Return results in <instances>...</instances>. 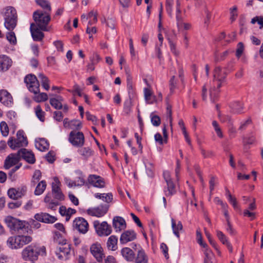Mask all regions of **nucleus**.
I'll return each mask as SVG.
<instances>
[{
	"label": "nucleus",
	"mask_w": 263,
	"mask_h": 263,
	"mask_svg": "<svg viewBox=\"0 0 263 263\" xmlns=\"http://www.w3.org/2000/svg\"><path fill=\"white\" fill-rule=\"evenodd\" d=\"M45 253V247H40L36 244H32L23 249L22 257L25 260L34 261L37 259L39 255H44Z\"/></svg>",
	"instance_id": "f257e3e1"
},
{
	"label": "nucleus",
	"mask_w": 263,
	"mask_h": 263,
	"mask_svg": "<svg viewBox=\"0 0 263 263\" xmlns=\"http://www.w3.org/2000/svg\"><path fill=\"white\" fill-rule=\"evenodd\" d=\"M185 12V10L183 11L181 10L180 9V3L178 1L177 5L175 8L174 15L175 16L176 25L178 31H180L182 28L185 30H188L191 28V24L188 22H184L183 21Z\"/></svg>",
	"instance_id": "f03ea898"
},
{
	"label": "nucleus",
	"mask_w": 263,
	"mask_h": 263,
	"mask_svg": "<svg viewBox=\"0 0 263 263\" xmlns=\"http://www.w3.org/2000/svg\"><path fill=\"white\" fill-rule=\"evenodd\" d=\"M33 18L35 25L42 31H48L47 26L50 21L49 12L43 13L42 11L37 10L33 12Z\"/></svg>",
	"instance_id": "7ed1b4c3"
},
{
	"label": "nucleus",
	"mask_w": 263,
	"mask_h": 263,
	"mask_svg": "<svg viewBox=\"0 0 263 263\" xmlns=\"http://www.w3.org/2000/svg\"><path fill=\"white\" fill-rule=\"evenodd\" d=\"M54 240L55 242L59 244H63L60 246L58 250L59 251V252H56V254L58 256V258L60 259H67L68 255L69 254L70 252V245L68 244H66V240L64 239L61 236V234L58 232L55 233V235L54 236Z\"/></svg>",
	"instance_id": "20e7f679"
},
{
	"label": "nucleus",
	"mask_w": 263,
	"mask_h": 263,
	"mask_svg": "<svg viewBox=\"0 0 263 263\" xmlns=\"http://www.w3.org/2000/svg\"><path fill=\"white\" fill-rule=\"evenodd\" d=\"M5 221L8 227L11 230L20 232L21 231H27L28 227L25 221H21L12 217L8 216Z\"/></svg>",
	"instance_id": "39448f33"
},
{
	"label": "nucleus",
	"mask_w": 263,
	"mask_h": 263,
	"mask_svg": "<svg viewBox=\"0 0 263 263\" xmlns=\"http://www.w3.org/2000/svg\"><path fill=\"white\" fill-rule=\"evenodd\" d=\"M16 137V139L13 140L12 138H11L8 141V145L11 148L15 149L27 146L28 142L26 137L24 136L23 131L18 130L17 132Z\"/></svg>",
	"instance_id": "423d86ee"
},
{
	"label": "nucleus",
	"mask_w": 263,
	"mask_h": 263,
	"mask_svg": "<svg viewBox=\"0 0 263 263\" xmlns=\"http://www.w3.org/2000/svg\"><path fill=\"white\" fill-rule=\"evenodd\" d=\"M69 141L73 146L81 147L85 143L84 135L82 132L72 130L69 134Z\"/></svg>",
	"instance_id": "0eeeda50"
},
{
	"label": "nucleus",
	"mask_w": 263,
	"mask_h": 263,
	"mask_svg": "<svg viewBox=\"0 0 263 263\" xmlns=\"http://www.w3.org/2000/svg\"><path fill=\"white\" fill-rule=\"evenodd\" d=\"M93 226L96 233L99 236H108L112 231L111 227L106 221L100 222L96 220L93 222Z\"/></svg>",
	"instance_id": "6e6552de"
},
{
	"label": "nucleus",
	"mask_w": 263,
	"mask_h": 263,
	"mask_svg": "<svg viewBox=\"0 0 263 263\" xmlns=\"http://www.w3.org/2000/svg\"><path fill=\"white\" fill-rule=\"evenodd\" d=\"M24 81L30 91L36 94L40 90V84L35 75L29 74L26 76Z\"/></svg>",
	"instance_id": "1a4fd4ad"
},
{
	"label": "nucleus",
	"mask_w": 263,
	"mask_h": 263,
	"mask_svg": "<svg viewBox=\"0 0 263 263\" xmlns=\"http://www.w3.org/2000/svg\"><path fill=\"white\" fill-rule=\"evenodd\" d=\"M90 252L98 262H102L105 257L103 249L99 242L92 243L90 247Z\"/></svg>",
	"instance_id": "9d476101"
},
{
	"label": "nucleus",
	"mask_w": 263,
	"mask_h": 263,
	"mask_svg": "<svg viewBox=\"0 0 263 263\" xmlns=\"http://www.w3.org/2000/svg\"><path fill=\"white\" fill-rule=\"evenodd\" d=\"M109 208V205L107 204H101L100 205L90 208L87 210L88 215L97 217H101L107 213Z\"/></svg>",
	"instance_id": "9b49d317"
},
{
	"label": "nucleus",
	"mask_w": 263,
	"mask_h": 263,
	"mask_svg": "<svg viewBox=\"0 0 263 263\" xmlns=\"http://www.w3.org/2000/svg\"><path fill=\"white\" fill-rule=\"evenodd\" d=\"M73 227L79 233L84 234L88 231V223L82 217L76 218L73 222Z\"/></svg>",
	"instance_id": "f8f14e48"
},
{
	"label": "nucleus",
	"mask_w": 263,
	"mask_h": 263,
	"mask_svg": "<svg viewBox=\"0 0 263 263\" xmlns=\"http://www.w3.org/2000/svg\"><path fill=\"white\" fill-rule=\"evenodd\" d=\"M27 191L26 185H22L16 189L11 188L8 191V196L12 199H17L24 196Z\"/></svg>",
	"instance_id": "ddd939ff"
},
{
	"label": "nucleus",
	"mask_w": 263,
	"mask_h": 263,
	"mask_svg": "<svg viewBox=\"0 0 263 263\" xmlns=\"http://www.w3.org/2000/svg\"><path fill=\"white\" fill-rule=\"evenodd\" d=\"M53 181L52 183V192L53 197L57 199L62 200L64 196L60 187L61 182L57 177H54Z\"/></svg>",
	"instance_id": "4468645a"
},
{
	"label": "nucleus",
	"mask_w": 263,
	"mask_h": 263,
	"mask_svg": "<svg viewBox=\"0 0 263 263\" xmlns=\"http://www.w3.org/2000/svg\"><path fill=\"white\" fill-rule=\"evenodd\" d=\"M34 218L38 221L46 223H53L57 220L55 216H51L46 213H37L35 214Z\"/></svg>",
	"instance_id": "2eb2a0df"
},
{
	"label": "nucleus",
	"mask_w": 263,
	"mask_h": 263,
	"mask_svg": "<svg viewBox=\"0 0 263 263\" xmlns=\"http://www.w3.org/2000/svg\"><path fill=\"white\" fill-rule=\"evenodd\" d=\"M226 78L225 73L222 71L220 67H216L214 71L213 74V82L217 83V89L219 88L221 86L222 82Z\"/></svg>",
	"instance_id": "dca6fc26"
},
{
	"label": "nucleus",
	"mask_w": 263,
	"mask_h": 263,
	"mask_svg": "<svg viewBox=\"0 0 263 263\" xmlns=\"http://www.w3.org/2000/svg\"><path fill=\"white\" fill-rule=\"evenodd\" d=\"M20 158H22L30 164H33L35 162V158L33 153L25 148H22L18 151Z\"/></svg>",
	"instance_id": "f3484780"
},
{
	"label": "nucleus",
	"mask_w": 263,
	"mask_h": 263,
	"mask_svg": "<svg viewBox=\"0 0 263 263\" xmlns=\"http://www.w3.org/2000/svg\"><path fill=\"white\" fill-rule=\"evenodd\" d=\"M88 181L93 186L99 188L105 187V183L100 176L95 175H90L88 177Z\"/></svg>",
	"instance_id": "a211bd4d"
},
{
	"label": "nucleus",
	"mask_w": 263,
	"mask_h": 263,
	"mask_svg": "<svg viewBox=\"0 0 263 263\" xmlns=\"http://www.w3.org/2000/svg\"><path fill=\"white\" fill-rule=\"evenodd\" d=\"M20 160L21 158L18 153L17 154H11L6 159L4 167L6 168H9L12 166L17 164Z\"/></svg>",
	"instance_id": "6ab92c4d"
},
{
	"label": "nucleus",
	"mask_w": 263,
	"mask_h": 263,
	"mask_svg": "<svg viewBox=\"0 0 263 263\" xmlns=\"http://www.w3.org/2000/svg\"><path fill=\"white\" fill-rule=\"evenodd\" d=\"M30 29L31 36L34 41H40L43 39L44 33L41 31V30L37 26H36L34 23L30 24Z\"/></svg>",
	"instance_id": "aec40b11"
},
{
	"label": "nucleus",
	"mask_w": 263,
	"mask_h": 263,
	"mask_svg": "<svg viewBox=\"0 0 263 263\" xmlns=\"http://www.w3.org/2000/svg\"><path fill=\"white\" fill-rule=\"evenodd\" d=\"M136 238V234L134 231H126L121 235L120 241L124 244L134 240Z\"/></svg>",
	"instance_id": "412c9836"
},
{
	"label": "nucleus",
	"mask_w": 263,
	"mask_h": 263,
	"mask_svg": "<svg viewBox=\"0 0 263 263\" xmlns=\"http://www.w3.org/2000/svg\"><path fill=\"white\" fill-rule=\"evenodd\" d=\"M144 97L147 104H152L157 102L156 97L153 94L152 90L148 88H144Z\"/></svg>",
	"instance_id": "4be33fe9"
},
{
	"label": "nucleus",
	"mask_w": 263,
	"mask_h": 263,
	"mask_svg": "<svg viewBox=\"0 0 263 263\" xmlns=\"http://www.w3.org/2000/svg\"><path fill=\"white\" fill-rule=\"evenodd\" d=\"M97 12H95L93 10H92L88 13L87 16H86L85 14H83L81 15V20L83 21H86L88 19H89L90 20L89 21L88 24V26H91L92 25L97 22Z\"/></svg>",
	"instance_id": "5701e85b"
},
{
	"label": "nucleus",
	"mask_w": 263,
	"mask_h": 263,
	"mask_svg": "<svg viewBox=\"0 0 263 263\" xmlns=\"http://www.w3.org/2000/svg\"><path fill=\"white\" fill-rule=\"evenodd\" d=\"M78 152L84 160H87L94 154V152L89 147H84L79 148Z\"/></svg>",
	"instance_id": "b1692460"
},
{
	"label": "nucleus",
	"mask_w": 263,
	"mask_h": 263,
	"mask_svg": "<svg viewBox=\"0 0 263 263\" xmlns=\"http://www.w3.org/2000/svg\"><path fill=\"white\" fill-rule=\"evenodd\" d=\"M113 226L117 232L121 231L125 228L126 223L123 218L117 216L113 219Z\"/></svg>",
	"instance_id": "393cba45"
},
{
	"label": "nucleus",
	"mask_w": 263,
	"mask_h": 263,
	"mask_svg": "<svg viewBox=\"0 0 263 263\" xmlns=\"http://www.w3.org/2000/svg\"><path fill=\"white\" fill-rule=\"evenodd\" d=\"M12 97L6 90H1V103L6 106H10L12 104Z\"/></svg>",
	"instance_id": "a878e982"
},
{
	"label": "nucleus",
	"mask_w": 263,
	"mask_h": 263,
	"mask_svg": "<svg viewBox=\"0 0 263 263\" xmlns=\"http://www.w3.org/2000/svg\"><path fill=\"white\" fill-rule=\"evenodd\" d=\"M59 212L62 216H65L66 221H68L71 215L76 213V210L70 208L67 209L65 206H62L59 209Z\"/></svg>",
	"instance_id": "bb28decb"
},
{
	"label": "nucleus",
	"mask_w": 263,
	"mask_h": 263,
	"mask_svg": "<svg viewBox=\"0 0 263 263\" xmlns=\"http://www.w3.org/2000/svg\"><path fill=\"white\" fill-rule=\"evenodd\" d=\"M172 228L174 234L178 238L180 237L179 232L183 230V226L180 221H178L177 223L175 219H171Z\"/></svg>",
	"instance_id": "cd10ccee"
},
{
	"label": "nucleus",
	"mask_w": 263,
	"mask_h": 263,
	"mask_svg": "<svg viewBox=\"0 0 263 263\" xmlns=\"http://www.w3.org/2000/svg\"><path fill=\"white\" fill-rule=\"evenodd\" d=\"M12 60L7 55L1 57V71L8 70L12 65Z\"/></svg>",
	"instance_id": "c85d7f7f"
},
{
	"label": "nucleus",
	"mask_w": 263,
	"mask_h": 263,
	"mask_svg": "<svg viewBox=\"0 0 263 263\" xmlns=\"http://www.w3.org/2000/svg\"><path fill=\"white\" fill-rule=\"evenodd\" d=\"M95 198L97 199H102L103 201L106 202V204L109 205L110 203H111L113 200V195L112 193H96L94 195Z\"/></svg>",
	"instance_id": "c756f323"
},
{
	"label": "nucleus",
	"mask_w": 263,
	"mask_h": 263,
	"mask_svg": "<svg viewBox=\"0 0 263 263\" xmlns=\"http://www.w3.org/2000/svg\"><path fill=\"white\" fill-rule=\"evenodd\" d=\"M4 17L5 19L17 18L16 12L15 9L8 6L4 9Z\"/></svg>",
	"instance_id": "7c9ffc66"
},
{
	"label": "nucleus",
	"mask_w": 263,
	"mask_h": 263,
	"mask_svg": "<svg viewBox=\"0 0 263 263\" xmlns=\"http://www.w3.org/2000/svg\"><path fill=\"white\" fill-rule=\"evenodd\" d=\"M17 242L19 244V249L22 248L24 246L26 245L32 240V237L28 235H18Z\"/></svg>",
	"instance_id": "2f4dec72"
},
{
	"label": "nucleus",
	"mask_w": 263,
	"mask_h": 263,
	"mask_svg": "<svg viewBox=\"0 0 263 263\" xmlns=\"http://www.w3.org/2000/svg\"><path fill=\"white\" fill-rule=\"evenodd\" d=\"M35 145L36 148L42 152L48 150L49 147V144L47 141L43 138L36 141Z\"/></svg>",
	"instance_id": "473e14b6"
},
{
	"label": "nucleus",
	"mask_w": 263,
	"mask_h": 263,
	"mask_svg": "<svg viewBox=\"0 0 263 263\" xmlns=\"http://www.w3.org/2000/svg\"><path fill=\"white\" fill-rule=\"evenodd\" d=\"M122 256L127 261H132L134 258V253L129 248H124L121 251Z\"/></svg>",
	"instance_id": "72a5a7b5"
},
{
	"label": "nucleus",
	"mask_w": 263,
	"mask_h": 263,
	"mask_svg": "<svg viewBox=\"0 0 263 263\" xmlns=\"http://www.w3.org/2000/svg\"><path fill=\"white\" fill-rule=\"evenodd\" d=\"M17 235L15 236H11L8 238L6 243L7 246L12 249H19V244L18 243Z\"/></svg>",
	"instance_id": "f704fd0d"
},
{
	"label": "nucleus",
	"mask_w": 263,
	"mask_h": 263,
	"mask_svg": "<svg viewBox=\"0 0 263 263\" xmlns=\"http://www.w3.org/2000/svg\"><path fill=\"white\" fill-rule=\"evenodd\" d=\"M117 241L118 239L116 236L114 235L110 236L107 240V248L110 250L115 251L117 249Z\"/></svg>",
	"instance_id": "c9c22d12"
},
{
	"label": "nucleus",
	"mask_w": 263,
	"mask_h": 263,
	"mask_svg": "<svg viewBox=\"0 0 263 263\" xmlns=\"http://www.w3.org/2000/svg\"><path fill=\"white\" fill-rule=\"evenodd\" d=\"M148 258L144 250L140 249L138 251L135 263H147Z\"/></svg>",
	"instance_id": "e433bc0d"
},
{
	"label": "nucleus",
	"mask_w": 263,
	"mask_h": 263,
	"mask_svg": "<svg viewBox=\"0 0 263 263\" xmlns=\"http://www.w3.org/2000/svg\"><path fill=\"white\" fill-rule=\"evenodd\" d=\"M164 192L166 196H171L176 193L175 185L173 181L166 183V186L164 189Z\"/></svg>",
	"instance_id": "4c0bfd02"
},
{
	"label": "nucleus",
	"mask_w": 263,
	"mask_h": 263,
	"mask_svg": "<svg viewBox=\"0 0 263 263\" xmlns=\"http://www.w3.org/2000/svg\"><path fill=\"white\" fill-rule=\"evenodd\" d=\"M17 23V18L5 19L4 26L8 30H13Z\"/></svg>",
	"instance_id": "58836bf2"
},
{
	"label": "nucleus",
	"mask_w": 263,
	"mask_h": 263,
	"mask_svg": "<svg viewBox=\"0 0 263 263\" xmlns=\"http://www.w3.org/2000/svg\"><path fill=\"white\" fill-rule=\"evenodd\" d=\"M47 184L46 182L44 180L40 181L37 185L34 194L35 195H40L43 193L45 190L46 189Z\"/></svg>",
	"instance_id": "ea45409f"
},
{
	"label": "nucleus",
	"mask_w": 263,
	"mask_h": 263,
	"mask_svg": "<svg viewBox=\"0 0 263 263\" xmlns=\"http://www.w3.org/2000/svg\"><path fill=\"white\" fill-rule=\"evenodd\" d=\"M173 6L174 0H166L165 9L167 14L171 18H173L174 16Z\"/></svg>",
	"instance_id": "a19ab883"
},
{
	"label": "nucleus",
	"mask_w": 263,
	"mask_h": 263,
	"mask_svg": "<svg viewBox=\"0 0 263 263\" xmlns=\"http://www.w3.org/2000/svg\"><path fill=\"white\" fill-rule=\"evenodd\" d=\"M6 38L7 41L12 45H15L16 44V37L15 33L13 30H8L6 33Z\"/></svg>",
	"instance_id": "79ce46f5"
},
{
	"label": "nucleus",
	"mask_w": 263,
	"mask_h": 263,
	"mask_svg": "<svg viewBox=\"0 0 263 263\" xmlns=\"http://www.w3.org/2000/svg\"><path fill=\"white\" fill-rule=\"evenodd\" d=\"M39 78L42 83V86L46 90L49 89V80L48 78L45 76L43 73H39L38 75Z\"/></svg>",
	"instance_id": "37998d69"
},
{
	"label": "nucleus",
	"mask_w": 263,
	"mask_h": 263,
	"mask_svg": "<svg viewBox=\"0 0 263 263\" xmlns=\"http://www.w3.org/2000/svg\"><path fill=\"white\" fill-rule=\"evenodd\" d=\"M179 126H180L181 130L182 131L183 134L184 136L186 142L189 144L191 145V141L189 137V134L186 130V128L184 124V122L182 120H180L178 123Z\"/></svg>",
	"instance_id": "c03bdc74"
},
{
	"label": "nucleus",
	"mask_w": 263,
	"mask_h": 263,
	"mask_svg": "<svg viewBox=\"0 0 263 263\" xmlns=\"http://www.w3.org/2000/svg\"><path fill=\"white\" fill-rule=\"evenodd\" d=\"M231 107L234 113H240L243 109V104L240 102H234L231 104Z\"/></svg>",
	"instance_id": "a18cd8bd"
},
{
	"label": "nucleus",
	"mask_w": 263,
	"mask_h": 263,
	"mask_svg": "<svg viewBox=\"0 0 263 263\" xmlns=\"http://www.w3.org/2000/svg\"><path fill=\"white\" fill-rule=\"evenodd\" d=\"M77 173L79 176L74 180V182H76V186H82L85 183V176L81 171H78Z\"/></svg>",
	"instance_id": "49530a36"
},
{
	"label": "nucleus",
	"mask_w": 263,
	"mask_h": 263,
	"mask_svg": "<svg viewBox=\"0 0 263 263\" xmlns=\"http://www.w3.org/2000/svg\"><path fill=\"white\" fill-rule=\"evenodd\" d=\"M36 2L44 9L48 10L49 12L51 11V8L50 3L47 0H36Z\"/></svg>",
	"instance_id": "de8ad7c7"
},
{
	"label": "nucleus",
	"mask_w": 263,
	"mask_h": 263,
	"mask_svg": "<svg viewBox=\"0 0 263 263\" xmlns=\"http://www.w3.org/2000/svg\"><path fill=\"white\" fill-rule=\"evenodd\" d=\"M37 118L43 122L45 120V112L42 110L40 105H37L34 109Z\"/></svg>",
	"instance_id": "09e8293b"
},
{
	"label": "nucleus",
	"mask_w": 263,
	"mask_h": 263,
	"mask_svg": "<svg viewBox=\"0 0 263 263\" xmlns=\"http://www.w3.org/2000/svg\"><path fill=\"white\" fill-rule=\"evenodd\" d=\"M35 96L33 99L36 102L45 101L48 99V96L46 93H40V91L36 94H34Z\"/></svg>",
	"instance_id": "8fccbe9b"
},
{
	"label": "nucleus",
	"mask_w": 263,
	"mask_h": 263,
	"mask_svg": "<svg viewBox=\"0 0 263 263\" xmlns=\"http://www.w3.org/2000/svg\"><path fill=\"white\" fill-rule=\"evenodd\" d=\"M212 125L214 128V130L216 132L217 136L220 138H222L223 137V135L222 130L217 122L216 121H213L212 122Z\"/></svg>",
	"instance_id": "3c124183"
},
{
	"label": "nucleus",
	"mask_w": 263,
	"mask_h": 263,
	"mask_svg": "<svg viewBox=\"0 0 263 263\" xmlns=\"http://www.w3.org/2000/svg\"><path fill=\"white\" fill-rule=\"evenodd\" d=\"M227 120H228L230 123V125L228 130L229 134L231 138H233L235 137L236 135V130L233 125V122H232L230 117L229 116H227Z\"/></svg>",
	"instance_id": "603ef678"
},
{
	"label": "nucleus",
	"mask_w": 263,
	"mask_h": 263,
	"mask_svg": "<svg viewBox=\"0 0 263 263\" xmlns=\"http://www.w3.org/2000/svg\"><path fill=\"white\" fill-rule=\"evenodd\" d=\"M216 234L219 240L223 245H226L229 242L226 235L221 231L219 230L216 231Z\"/></svg>",
	"instance_id": "864d4df0"
},
{
	"label": "nucleus",
	"mask_w": 263,
	"mask_h": 263,
	"mask_svg": "<svg viewBox=\"0 0 263 263\" xmlns=\"http://www.w3.org/2000/svg\"><path fill=\"white\" fill-rule=\"evenodd\" d=\"M50 104L56 109H61L63 107L62 103L55 100V98H51L50 99Z\"/></svg>",
	"instance_id": "5fc2aeb1"
},
{
	"label": "nucleus",
	"mask_w": 263,
	"mask_h": 263,
	"mask_svg": "<svg viewBox=\"0 0 263 263\" xmlns=\"http://www.w3.org/2000/svg\"><path fill=\"white\" fill-rule=\"evenodd\" d=\"M151 119L152 124L155 126H158L161 123V120L159 116L154 115L153 113L151 114Z\"/></svg>",
	"instance_id": "6e6d98bb"
},
{
	"label": "nucleus",
	"mask_w": 263,
	"mask_h": 263,
	"mask_svg": "<svg viewBox=\"0 0 263 263\" xmlns=\"http://www.w3.org/2000/svg\"><path fill=\"white\" fill-rule=\"evenodd\" d=\"M1 134L6 137L9 134V127L5 122H1Z\"/></svg>",
	"instance_id": "4d7b16f0"
},
{
	"label": "nucleus",
	"mask_w": 263,
	"mask_h": 263,
	"mask_svg": "<svg viewBox=\"0 0 263 263\" xmlns=\"http://www.w3.org/2000/svg\"><path fill=\"white\" fill-rule=\"evenodd\" d=\"M251 22L252 24L257 23L259 25V29L263 28V17L262 16H255L251 20Z\"/></svg>",
	"instance_id": "13d9d810"
},
{
	"label": "nucleus",
	"mask_w": 263,
	"mask_h": 263,
	"mask_svg": "<svg viewBox=\"0 0 263 263\" xmlns=\"http://www.w3.org/2000/svg\"><path fill=\"white\" fill-rule=\"evenodd\" d=\"M82 127V124L79 120H73L70 121V129H80Z\"/></svg>",
	"instance_id": "bf43d9fd"
},
{
	"label": "nucleus",
	"mask_w": 263,
	"mask_h": 263,
	"mask_svg": "<svg viewBox=\"0 0 263 263\" xmlns=\"http://www.w3.org/2000/svg\"><path fill=\"white\" fill-rule=\"evenodd\" d=\"M244 50V45L242 42H239L237 44L236 56L240 58Z\"/></svg>",
	"instance_id": "052dcab7"
},
{
	"label": "nucleus",
	"mask_w": 263,
	"mask_h": 263,
	"mask_svg": "<svg viewBox=\"0 0 263 263\" xmlns=\"http://www.w3.org/2000/svg\"><path fill=\"white\" fill-rule=\"evenodd\" d=\"M217 93H218V91L216 90L215 86H214L210 89V98H211V101L212 102H215V101L217 98Z\"/></svg>",
	"instance_id": "680f3d73"
},
{
	"label": "nucleus",
	"mask_w": 263,
	"mask_h": 263,
	"mask_svg": "<svg viewBox=\"0 0 263 263\" xmlns=\"http://www.w3.org/2000/svg\"><path fill=\"white\" fill-rule=\"evenodd\" d=\"M42 176V173L40 170H35L32 176V183H35L39 181Z\"/></svg>",
	"instance_id": "e2e57ef3"
},
{
	"label": "nucleus",
	"mask_w": 263,
	"mask_h": 263,
	"mask_svg": "<svg viewBox=\"0 0 263 263\" xmlns=\"http://www.w3.org/2000/svg\"><path fill=\"white\" fill-rule=\"evenodd\" d=\"M169 44L170 46L171 51L176 56L179 55V51L176 48V45L173 43L172 41L169 40Z\"/></svg>",
	"instance_id": "0e129e2a"
},
{
	"label": "nucleus",
	"mask_w": 263,
	"mask_h": 263,
	"mask_svg": "<svg viewBox=\"0 0 263 263\" xmlns=\"http://www.w3.org/2000/svg\"><path fill=\"white\" fill-rule=\"evenodd\" d=\"M228 200L232 204L234 209H237L238 208L236 198L232 196L231 193H229Z\"/></svg>",
	"instance_id": "69168bd1"
},
{
	"label": "nucleus",
	"mask_w": 263,
	"mask_h": 263,
	"mask_svg": "<svg viewBox=\"0 0 263 263\" xmlns=\"http://www.w3.org/2000/svg\"><path fill=\"white\" fill-rule=\"evenodd\" d=\"M255 140V138L253 136H251L248 138H244L243 139V142L245 144H252Z\"/></svg>",
	"instance_id": "338daca9"
},
{
	"label": "nucleus",
	"mask_w": 263,
	"mask_h": 263,
	"mask_svg": "<svg viewBox=\"0 0 263 263\" xmlns=\"http://www.w3.org/2000/svg\"><path fill=\"white\" fill-rule=\"evenodd\" d=\"M54 45L56 47L57 50L59 51L63 52L64 51L63 43L61 41H57L54 42Z\"/></svg>",
	"instance_id": "774afa93"
}]
</instances>
